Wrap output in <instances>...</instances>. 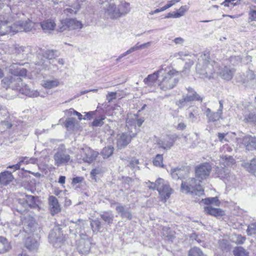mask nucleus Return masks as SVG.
<instances>
[{"label":"nucleus","mask_w":256,"mask_h":256,"mask_svg":"<svg viewBox=\"0 0 256 256\" xmlns=\"http://www.w3.org/2000/svg\"><path fill=\"white\" fill-rule=\"evenodd\" d=\"M106 118V116H102L95 118L92 123V125L94 126H100L104 124V120Z\"/></svg>","instance_id":"nucleus-45"},{"label":"nucleus","mask_w":256,"mask_h":256,"mask_svg":"<svg viewBox=\"0 0 256 256\" xmlns=\"http://www.w3.org/2000/svg\"><path fill=\"white\" fill-rule=\"evenodd\" d=\"M102 170L101 168H96L92 170L90 172V176L93 179H96L97 175L102 174Z\"/></svg>","instance_id":"nucleus-52"},{"label":"nucleus","mask_w":256,"mask_h":256,"mask_svg":"<svg viewBox=\"0 0 256 256\" xmlns=\"http://www.w3.org/2000/svg\"><path fill=\"white\" fill-rule=\"evenodd\" d=\"M220 162L224 166H230L234 164V160L231 156H222L221 158Z\"/></svg>","instance_id":"nucleus-35"},{"label":"nucleus","mask_w":256,"mask_h":256,"mask_svg":"<svg viewBox=\"0 0 256 256\" xmlns=\"http://www.w3.org/2000/svg\"><path fill=\"white\" fill-rule=\"evenodd\" d=\"M188 56V52H180L175 53L170 56V58H176L182 59L184 57Z\"/></svg>","instance_id":"nucleus-50"},{"label":"nucleus","mask_w":256,"mask_h":256,"mask_svg":"<svg viewBox=\"0 0 256 256\" xmlns=\"http://www.w3.org/2000/svg\"><path fill=\"white\" fill-rule=\"evenodd\" d=\"M49 241L55 247H59L64 240V237L61 230L55 228L51 230L48 236Z\"/></svg>","instance_id":"nucleus-9"},{"label":"nucleus","mask_w":256,"mask_h":256,"mask_svg":"<svg viewBox=\"0 0 256 256\" xmlns=\"http://www.w3.org/2000/svg\"><path fill=\"white\" fill-rule=\"evenodd\" d=\"M176 3H177V1L176 0H172L168 2V3L164 6L162 8V9L164 10H167L168 8H170L173 5H174Z\"/></svg>","instance_id":"nucleus-63"},{"label":"nucleus","mask_w":256,"mask_h":256,"mask_svg":"<svg viewBox=\"0 0 256 256\" xmlns=\"http://www.w3.org/2000/svg\"><path fill=\"white\" fill-rule=\"evenodd\" d=\"M22 224L24 231L26 233L30 234L34 231L36 224L34 220L32 217L28 216L25 218L22 221Z\"/></svg>","instance_id":"nucleus-19"},{"label":"nucleus","mask_w":256,"mask_h":256,"mask_svg":"<svg viewBox=\"0 0 256 256\" xmlns=\"http://www.w3.org/2000/svg\"><path fill=\"white\" fill-rule=\"evenodd\" d=\"M15 81L20 82L21 78L16 76L6 77L2 80V85L3 87L8 88L10 85H12L11 84L14 83Z\"/></svg>","instance_id":"nucleus-24"},{"label":"nucleus","mask_w":256,"mask_h":256,"mask_svg":"<svg viewBox=\"0 0 256 256\" xmlns=\"http://www.w3.org/2000/svg\"><path fill=\"white\" fill-rule=\"evenodd\" d=\"M233 252L234 256H248L249 254L248 252L242 246L236 248Z\"/></svg>","instance_id":"nucleus-36"},{"label":"nucleus","mask_w":256,"mask_h":256,"mask_svg":"<svg viewBox=\"0 0 256 256\" xmlns=\"http://www.w3.org/2000/svg\"><path fill=\"white\" fill-rule=\"evenodd\" d=\"M248 11V20L256 22V6L252 5L250 6Z\"/></svg>","instance_id":"nucleus-38"},{"label":"nucleus","mask_w":256,"mask_h":256,"mask_svg":"<svg viewBox=\"0 0 256 256\" xmlns=\"http://www.w3.org/2000/svg\"><path fill=\"white\" fill-rule=\"evenodd\" d=\"M243 166L250 172L256 176V158L252 159L250 163H244Z\"/></svg>","instance_id":"nucleus-33"},{"label":"nucleus","mask_w":256,"mask_h":256,"mask_svg":"<svg viewBox=\"0 0 256 256\" xmlns=\"http://www.w3.org/2000/svg\"><path fill=\"white\" fill-rule=\"evenodd\" d=\"M234 72V69L224 66L222 68L220 72V74L221 77L224 80H230L232 78Z\"/></svg>","instance_id":"nucleus-22"},{"label":"nucleus","mask_w":256,"mask_h":256,"mask_svg":"<svg viewBox=\"0 0 256 256\" xmlns=\"http://www.w3.org/2000/svg\"><path fill=\"white\" fill-rule=\"evenodd\" d=\"M146 186L151 190H154L156 188L158 190V179L155 182H152L148 180L147 182H146Z\"/></svg>","instance_id":"nucleus-54"},{"label":"nucleus","mask_w":256,"mask_h":256,"mask_svg":"<svg viewBox=\"0 0 256 256\" xmlns=\"http://www.w3.org/2000/svg\"><path fill=\"white\" fill-rule=\"evenodd\" d=\"M82 27L80 21L75 18H66L61 21V26H60V32L66 30H80Z\"/></svg>","instance_id":"nucleus-8"},{"label":"nucleus","mask_w":256,"mask_h":256,"mask_svg":"<svg viewBox=\"0 0 256 256\" xmlns=\"http://www.w3.org/2000/svg\"><path fill=\"white\" fill-rule=\"evenodd\" d=\"M183 172V170L180 169L176 170L174 172H173L172 174V176L174 178H181V175Z\"/></svg>","instance_id":"nucleus-57"},{"label":"nucleus","mask_w":256,"mask_h":256,"mask_svg":"<svg viewBox=\"0 0 256 256\" xmlns=\"http://www.w3.org/2000/svg\"><path fill=\"white\" fill-rule=\"evenodd\" d=\"M12 26L8 22H2L0 23V36L6 34L10 32H12Z\"/></svg>","instance_id":"nucleus-31"},{"label":"nucleus","mask_w":256,"mask_h":256,"mask_svg":"<svg viewBox=\"0 0 256 256\" xmlns=\"http://www.w3.org/2000/svg\"><path fill=\"white\" fill-rule=\"evenodd\" d=\"M130 11V4L126 2H121L118 4L112 3L106 5L104 16L111 20H118L127 14Z\"/></svg>","instance_id":"nucleus-2"},{"label":"nucleus","mask_w":256,"mask_h":256,"mask_svg":"<svg viewBox=\"0 0 256 256\" xmlns=\"http://www.w3.org/2000/svg\"><path fill=\"white\" fill-rule=\"evenodd\" d=\"M90 225L93 229L99 230L101 228V222L98 220H92L90 222Z\"/></svg>","instance_id":"nucleus-51"},{"label":"nucleus","mask_w":256,"mask_h":256,"mask_svg":"<svg viewBox=\"0 0 256 256\" xmlns=\"http://www.w3.org/2000/svg\"><path fill=\"white\" fill-rule=\"evenodd\" d=\"M214 62L210 60L209 54H205L202 55L198 59V63L196 66V72L203 78L210 79L214 72Z\"/></svg>","instance_id":"nucleus-3"},{"label":"nucleus","mask_w":256,"mask_h":256,"mask_svg":"<svg viewBox=\"0 0 256 256\" xmlns=\"http://www.w3.org/2000/svg\"><path fill=\"white\" fill-rule=\"evenodd\" d=\"M188 94L187 96L183 98L182 100H180L179 103L182 105L183 102H190L192 100H202V98L200 96L197 94L196 92H194L192 88H188Z\"/></svg>","instance_id":"nucleus-20"},{"label":"nucleus","mask_w":256,"mask_h":256,"mask_svg":"<svg viewBox=\"0 0 256 256\" xmlns=\"http://www.w3.org/2000/svg\"><path fill=\"white\" fill-rule=\"evenodd\" d=\"M158 182L157 190L162 200L165 202L170 198L173 190L170 188L168 182L162 178H158Z\"/></svg>","instance_id":"nucleus-6"},{"label":"nucleus","mask_w":256,"mask_h":256,"mask_svg":"<svg viewBox=\"0 0 256 256\" xmlns=\"http://www.w3.org/2000/svg\"><path fill=\"white\" fill-rule=\"evenodd\" d=\"M116 140L117 147L121 149L130 142L131 136L126 133H122L117 135Z\"/></svg>","instance_id":"nucleus-17"},{"label":"nucleus","mask_w":256,"mask_h":256,"mask_svg":"<svg viewBox=\"0 0 256 256\" xmlns=\"http://www.w3.org/2000/svg\"><path fill=\"white\" fill-rule=\"evenodd\" d=\"M80 8V5L78 4L76 7H74L72 9V8H67L64 10V13L67 15L75 14L76 13L77 11L79 10Z\"/></svg>","instance_id":"nucleus-49"},{"label":"nucleus","mask_w":256,"mask_h":256,"mask_svg":"<svg viewBox=\"0 0 256 256\" xmlns=\"http://www.w3.org/2000/svg\"><path fill=\"white\" fill-rule=\"evenodd\" d=\"M216 172L218 176L224 180L230 181L233 178V176H231L229 170L228 168H222V166H221L220 168H218Z\"/></svg>","instance_id":"nucleus-21"},{"label":"nucleus","mask_w":256,"mask_h":256,"mask_svg":"<svg viewBox=\"0 0 256 256\" xmlns=\"http://www.w3.org/2000/svg\"><path fill=\"white\" fill-rule=\"evenodd\" d=\"M198 115V109L196 108H194L192 110H189L188 115L186 116V118L190 122H195L196 120V116Z\"/></svg>","instance_id":"nucleus-39"},{"label":"nucleus","mask_w":256,"mask_h":256,"mask_svg":"<svg viewBox=\"0 0 256 256\" xmlns=\"http://www.w3.org/2000/svg\"><path fill=\"white\" fill-rule=\"evenodd\" d=\"M200 180H197L194 178H190L182 182L181 190L183 192L190 193L196 195L203 194L204 190L200 185Z\"/></svg>","instance_id":"nucleus-4"},{"label":"nucleus","mask_w":256,"mask_h":256,"mask_svg":"<svg viewBox=\"0 0 256 256\" xmlns=\"http://www.w3.org/2000/svg\"><path fill=\"white\" fill-rule=\"evenodd\" d=\"M116 92H109L106 95V100L108 102H111L113 100L116 98Z\"/></svg>","instance_id":"nucleus-62"},{"label":"nucleus","mask_w":256,"mask_h":256,"mask_svg":"<svg viewBox=\"0 0 256 256\" xmlns=\"http://www.w3.org/2000/svg\"><path fill=\"white\" fill-rule=\"evenodd\" d=\"M212 167L210 164L207 162H204L196 168V177L200 180L206 179L209 176Z\"/></svg>","instance_id":"nucleus-11"},{"label":"nucleus","mask_w":256,"mask_h":256,"mask_svg":"<svg viewBox=\"0 0 256 256\" xmlns=\"http://www.w3.org/2000/svg\"><path fill=\"white\" fill-rule=\"evenodd\" d=\"M49 210L52 215L58 214L61 211V206L58 199L54 196H50L48 199Z\"/></svg>","instance_id":"nucleus-16"},{"label":"nucleus","mask_w":256,"mask_h":256,"mask_svg":"<svg viewBox=\"0 0 256 256\" xmlns=\"http://www.w3.org/2000/svg\"><path fill=\"white\" fill-rule=\"evenodd\" d=\"M176 140V137L173 136H166L156 141L159 146L163 149H169L174 144Z\"/></svg>","instance_id":"nucleus-14"},{"label":"nucleus","mask_w":256,"mask_h":256,"mask_svg":"<svg viewBox=\"0 0 256 256\" xmlns=\"http://www.w3.org/2000/svg\"><path fill=\"white\" fill-rule=\"evenodd\" d=\"M42 54L44 55V58L46 60L42 59L41 61L38 62L36 64L42 66V68H46L48 66V60H52L58 56L56 52L53 50H46L44 52L42 51Z\"/></svg>","instance_id":"nucleus-15"},{"label":"nucleus","mask_w":256,"mask_h":256,"mask_svg":"<svg viewBox=\"0 0 256 256\" xmlns=\"http://www.w3.org/2000/svg\"><path fill=\"white\" fill-rule=\"evenodd\" d=\"M40 26L42 30L46 32L53 30L56 24L53 20H48L42 22Z\"/></svg>","instance_id":"nucleus-28"},{"label":"nucleus","mask_w":256,"mask_h":256,"mask_svg":"<svg viewBox=\"0 0 256 256\" xmlns=\"http://www.w3.org/2000/svg\"><path fill=\"white\" fill-rule=\"evenodd\" d=\"M163 157L162 155L158 154L154 160H153V164L154 166L159 167H163L164 164L162 162Z\"/></svg>","instance_id":"nucleus-42"},{"label":"nucleus","mask_w":256,"mask_h":256,"mask_svg":"<svg viewBox=\"0 0 256 256\" xmlns=\"http://www.w3.org/2000/svg\"><path fill=\"white\" fill-rule=\"evenodd\" d=\"M164 70V66H162L160 68L153 74H149L144 80V82L148 86H152L156 80H158L160 74H162Z\"/></svg>","instance_id":"nucleus-18"},{"label":"nucleus","mask_w":256,"mask_h":256,"mask_svg":"<svg viewBox=\"0 0 256 256\" xmlns=\"http://www.w3.org/2000/svg\"><path fill=\"white\" fill-rule=\"evenodd\" d=\"M178 122L179 123L175 126L176 128L180 130H182L186 128V125L183 122V118L182 116L177 118Z\"/></svg>","instance_id":"nucleus-47"},{"label":"nucleus","mask_w":256,"mask_h":256,"mask_svg":"<svg viewBox=\"0 0 256 256\" xmlns=\"http://www.w3.org/2000/svg\"><path fill=\"white\" fill-rule=\"evenodd\" d=\"M20 87V90L21 92L30 97H38L40 96L37 90H31L30 88L26 84Z\"/></svg>","instance_id":"nucleus-27"},{"label":"nucleus","mask_w":256,"mask_h":256,"mask_svg":"<svg viewBox=\"0 0 256 256\" xmlns=\"http://www.w3.org/2000/svg\"><path fill=\"white\" fill-rule=\"evenodd\" d=\"M24 200L25 202H24V205L25 207H26V206L32 207L35 204L34 196H32L26 195L25 198H24Z\"/></svg>","instance_id":"nucleus-40"},{"label":"nucleus","mask_w":256,"mask_h":256,"mask_svg":"<svg viewBox=\"0 0 256 256\" xmlns=\"http://www.w3.org/2000/svg\"><path fill=\"white\" fill-rule=\"evenodd\" d=\"M188 8L186 6H182L178 10V12H176L177 13V16L179 18L184 16V13L187 11Z\"/></svg>","instance_id":"nucleus-59"},{"label":"nucleus","mask_w":256,"mask_h":256,"mask_svg":"<svg viewBox=\"0 0 256 256\" xmlns=\"http://www.w3.org/2000/svg\"><path fill=\"white\" fill-rule=\"evenodd\" d=\"M204 201V204H214V205L218 206L220 204V202L217 197L214 198H208L202 200Z\"/></svg>","instance_id":"nucleus-44"},{"label":"nucleus","mask_w":256,"mask_h":256,"mask_svg":"<svg viewBox=\"0 0 256 256\" xmlns=\"http://www.w3.org/2000/svg\"><path fill=\"white\" fill-rule=\"evenodd\" d=\"M113 147L108 146L103 148L102 152V154L104 158H108L113 154Z\"/></svg>","instance_id":"nucleus-41"},{"label":"nucleus","mask_w":256,"mask_h":256,"mask_svg":"<svg viewBox=\"0 0 256 256\" xmlns=\"http://www.w3.org/2000/svg\"><path fill=\"white\" fill-rule=\"evenodd\" d=\"M116 210L118 212L121 213V216L123 218H127L130 220L132 218V214L128 210H124V206L118 205L116 207Z\"/></svg>","instance_id":"nucleus-34"},{"label":"nucleus","mask_w":256,"mask_h":256,"mask_svg":"<svg viewBox=\"0 0 256 256\" xmlns=\"http://www.w3.org/2000/svg\"><path fill=\"white\" fill-rule=\"evenodd\" d=\"M102 219L106 222L110 223L113 219V216L110 212H104L101 215Z\"/></svg>","instance_id":"nucleus-46"},{"label":"nucleus","mask_w":256,"mask_h":256,"mask_svg":"<svg viewBox=\"0 0 256 256\" xmlns=\"http://www.w3.org/2000/svg\"><path fill=\"white\" fill-rule=\"evenodd\" d=\"M74 119L69 118L67 119L65 122V126L67 128H71L74 127Z\"/></svg>","instance_id":"nucleus-58"},{"label":"nucleus","mask_w":256,"mask_h":256,"mask_svg":"<svg viewBox=\"0 0 256 256\" xmlns=\"http://www.w3.org/2000/svg\"><path fill=\"white\" fill-rule=\"evenodd\" d=\"M220 108L217 112H212L209 108H207L204 112L208 121L216 122L222 118L223 110V104L222 101L219 102Z\"/></svg>","instance_id":"nucleus-12"},{"label":"nucleus","mask_w":256,"mask_h":256,"mask_svg":"<svg viewBox=\"0 0 256 256\" xmlns=\"http://www.w3.org/2000/svg\"><path fill=\"white\" fill-rule=\"evenodd\" d=\"M54 164L58 166L71 161L70 156L65 152H58L54 155Z\"/></svg>","instance_id":"nucleus-13"},{"label":"nucleus","mask_w":256,"mask_h":256,"mask_svg":"<svg viewBox=\"0 0 256 256\" xmlns=\"http://www.w3.org/2000/svg\"><path fill=\"white\" fill-rule=\"evenodd\" d=\"M10 246L8 240L2 236H0V254L8 252Z\"/></svg>","instance_id":"nucleus-32"},{"label":"nucleus","mask_w":256,"mask_h":256,"mask_svg":"<svg viewBox=\"0 0 256 256\" xmlns=\"http://www.w3.org/2000/svg\"><path fill=\"white\" fill-rule=\"evenodd\" d=\"M188 256H206V255L200 248L194 247L189 250Z\"/></svg>","instance_id":"nucleus-37"},{"label":"nucleus","mask_w":256,"mask_h":256,"mask_svg":"<svg viewBox=\"0 0 256 256\" xmlns=\"http://www.w3.org/2000/svg\"><path fill=\"white\" fill-rule=\"evenodd\" d=\"M246 122H256V115L254 114H250L245 117Z\"/></svg>","instance_id":"nucleus-60"},{"label":"nucleus","mask_w":256,"mask_h":256,"mask_svg":"<svg viewBox=\"0 0 256 256\" xmlns=\"http://www.w3.org/2000/svg\"><path fill=\"white\" fill-rule=\"evenodd\" d=\"M14 178L11 172L4 171L0 173V183L3 185H7L11 182Z\"/></svg>","instance_id":"nucleus-23"},{"label":"nucleus","mask_w":256,"mask_h":256,"mask_svg":"<svg viewBox=\"0 0 256 256\" xmlns=\"http://www.w3.org/2000/svg\"><path fill=\"white\" fill-rule=\"evenodd\" d=\"M204 211L206 214L214 216H222L224 214V212L222 210L214 208L210 206H206L204 208Z\"/></svg>","instance_id":"nucleus-25"},{"label":"nucleus","mask_w":256,"mask_h":256,"mask_svg":"<svg viewBox=\"0 0 256 256\" xmlns=\"http://www.w3.org/2000/svg\"><path fill=\"white\" fill-rule=\"evenodd\" d=\"M34 23L28 18L16 21L12 24V32H30L34 27Z\"/></svg>","instance_id":"nucleus-7"},{"label":"nucleus","mask_w":256,"mask_h":256,"mask_svg":"<svg viewBox=\"0 0 256 256\" xmlns=\"http://www.w3.org/2000/svg\"><path fill=\"white\" fill-rule=\"evenodd\" d=\"M151 44H152V42H148L143 44L140 45H138V44H136V46L138 48V50H142V49H144L145 48H147L150 46Z\"/></svg>","instance_id":"nucleus-64"},{"label":"nucleus","mask_w":256,"mask_h":256,"mask_svg":"<svg viewBox=\"0 0 256 256\" xmlns=\"http://www.w3.org/2000/svg\"><path fill=\"white\" fill-rule=\"evenodd\" d=\"M139 164L138 160L136 158H132L129 163L128 166L130 168L134 169L135 168H138L137 166Z\"/></svg>","instance_id":"nucleus-61"},{"label":"nucleus","mask_w":256,"mask_h":256,"mask_svg":"<svg viewBox=\"0 0 256 256\" xmlns=\"http://www.w3.org/2000/svg\"><path fill=\"white\" fill-rule=\"evenodd\" d=\"M136 117L137 116L135 114H130L128 116V118L126 120V126L131 132H132V128H134V129L136 128Z\"/></svg>","instance_id":"nucleus-29"},{"label":"nucleus","mask_w":256,"mask_h":256,"mask_svg":"<svg viewBox=\"0 0 256 256\" xmlns=\"http://www.w3.org/2000/svg\"><path fill=\"white\" fill-rule=\"evenodd\" d=\"M180 72L170 66L164 68L162 74L158 79V85L163 90H171L174 88L180 80Z\"/></svg>","instance_id":"nucleus-1"},{"label":"nucleus","mask_w":256,"mask_h":256,"mask_svg":"<svg viewBox=\"0 0 256 256\" xmlns=\"http://www.w3.org/2000/svg\"><path fill=\"white\" fill-rule=\"evenodd\" d=\"M236 240L233 241L238 244H240L244 243L246 240V238L241 235H237L235 236Z\"/></svg>","instance_id":"nucleus-53"},{"label":"nucleus","mask_w":256,"mask_h":256,"mask_svg":"<svg viewBox=\"0 0 256 256\" xmlns=\"http://www.w3.org/2000/svg\"><path fill=\"white\" fill-rule=\"evenodd\" d=\"M91 244L90 239L88 236H81L80 238L77 242V248L80 253L86 254L90 250Z\"/></svg>","instance_id":"nucleus-10"},{"label":"nucleus","mask_w":256,"mask_h":256,"mask_svg":"<svg viewBox=\"0 0 256 256\" xmlns=\"http://www.w3.org/2000/svg\"><path fill=\"white\" fill-rule=\"evenodd\" d=\"M26 246L30 251H36L38 248V243L36 238L29 236L26 241Z\"/></svg>","instance_id":"nucleus-26"},{"label":"nucleus","mask_w":256,"mask_h":256,"mask_svg":"<svg viewBox=\"0 0 256 256\" xmlns=\"http://www.w3.org/2000/svg\"><path fill=\"white\" fill-rule=\"evenodd\" d=\"M170 228L167 227H164L162 228V234L163 236L168 237L169 239H172V234H170Z\"/></svg>","instance_id":"nucleus-55"},{"label":"nucleus","mask_w":256,"mask_h":256,"mask_svg":"<svg viewBox=\"0 0 256 256\" xmlns=\"http://www.w3.org/2000/svg\"><path fill=\"white\" fill-rule=\"evenodd\" d=\"M98 154L97 152L86 146L78 150L76 157L79 162H83L90 164L96 160Z\"/></svg>","instance_id":"nucleus-5"},{"label":"nucleus","mask_w":256,"mask_h":256,"mask_svg":"<svg viewBox=\"0 0 256 256\" xmlns=\"http://www.w3.org/2000/svg\"><path fill=\"white\" fill-rule=\"evenodd\" d=\"M26 74V69L22 68H18L16 69V71L15 73H14V76H16L18 77H20L19 76H25Z\"/></svg>","instance_id":"nucleus-56"},{"label":"nucleus","mask_w":256,"mask_h":256,"mask_svg":"<svg viewBox=\"0 0 256 256\" xmlns=\"http://www.w3.org/2000/svg\"><path fill=\"white\" fill-rule=\"evenodd\" d=\"M246 232L248 236H256V222L248 225L246 230Z\"/></svg>","instance_id":"nucleus-43"},{"label":"nucleus","mask_w":256,"mask_h":256,"mask_svg":"<svg viewBox=\"0 0 256 256\" xmlns=\"http://www.w3.org/2000/svg\"><path fill=\"white\" fill-rule=\"evenodd\" d=\"M60 84V81L58 79L48 80H43L42 85L46 88L50 89L53 88L58 86Z\"/></svg>","instance_id":"nucleus-30"},{"label":"nucleus","mask_w":256,"mask_h":256,"mask_svg":"<svg viewBox=\"0 0 256 256\" xmlns=\"http://www.w3.org/2000/svg\"><path fill=\"white\" fill-rule=\"evenodd\" d=\"M26 159H27L26 157H21L20 158V162L18 164L14 165H10L8 167V168L13 169L14 172L19 170L20 168V166Z\"/></svg>","instance_id":"nucleus-48"}]
</instances>
